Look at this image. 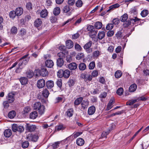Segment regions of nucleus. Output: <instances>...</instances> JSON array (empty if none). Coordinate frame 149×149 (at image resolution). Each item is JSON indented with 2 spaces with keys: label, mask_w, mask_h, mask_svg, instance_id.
Listing matches in <instances>:
<instances>
[{
  "label": "nucleus",
  "mask_w": 149,
  "mask_h": 149,
  "mask_svg": "<svg viewBox=\"0 0 149 149\" xmlns=\"http://www.w3.org/2000/svg\"><path fill=\"white\" fill-rule=\"evenodd\" d=\"M71 8L72 7H71L69 6L66 5L64 7L63 9V11L65 13H67L70 11Z\"/></svg>",
  "instance_id": "obj_34"
},
{
  "label": "nucleus",
  "mask_w": 149,
  "mask_h": 149,
  "mask_svg": "<svg viewBox=\"0 0 149 149\" xmlns=\"http://www.w3.org/2000/svg\"><path fill=\"white\" fill-rule=\"evenodd\" d=\"M29 146V143L27 141H25L22 143V147L23 148H27Z\"/></svg>",
  "instance_id": "obj_52"
},
{
  "label": "nucleus",
  "mask_w": 149,
  "mask_h": 149,
  "mask_svg": "<svg viewBox=\"0 0 149 149\" xmlns=\"http://www.w3.org/2000/svg\"><path fill=\"white\" fill-rule=\"evenodd\" d=\"M37 85V87L39 88H42L45 85V81L42 79H39L38 81Z\"/></svg>",
  "instance_id": "obj_6"
},
{
  "label": "nucleus",
  "mask_w": 149,
  "mask_h": 149,
  "mask_svg": "<svg viewBox=\"0 0 149 149\" xmlns=\"http://www.w3.org/2000/svg\"><path fill=\"white\" fill-rule=\"evenodd\" d=\"M27 77L30 78L33 76V72L31 70H29L26 72Z\"/></svg>",
  "instance_id": "obj_45"
},
{
  "label": "nucleus",
  "mask_w": 149,
  "mask_h": 149,
  "mask_svg": "<svg viewBox=\"0 0 149 149\" xmlns=\"http://www.w3.org/2000/svg\"><path fill=\"white\" fill-rule=\"evenodd\" d=\"M117 94L119 95H122L123 93V89L122 88H120L118 89L116 92Z\"/></svg>",
  "instance_id": "obj_44"
},
{
  "label": "nucleus",
  "mask_w": 149,
  "mask_h": 149,
  "mask_svg": "<svg viewBox=\"0 0 149 149\" xmlns=\"http://www.w3.org/2000/svg\"><path fill=\"white\" fill-rule=\"evenodd\" d=\"M16 15L15 11L14 10L10 12L9 13V16L11 18H14Z\"/></svg>",
  "instance_id": "obj_58"
},
{
  "label": "nucleus",
  "mask_w": 149,
  "mask_h": 149,
  "mask_svg": "<svg viewBox=\"0 0 149 149\" xmlns=\"http://www.w3.org/2000/svg\"><path fill=\"white\" fill-rule=\"evenodd\" d=\"M95 66V63L94 61L91 62L88 65V68L90 70L93 69Z\"/></svg>",
  "instance_id": "obj_46"
},
{
  "label": "nucleus",
  "mask_w": 149,
  "mask_h": 149,
  "mask_svg": "<svg viewBox=\"0 0 149 149\" xmlns=\"http://www.w3.org/2000/svg\"><path fill=\"white\" fill-rule=\"evenodd\" d=\"M18 65L19 67L16 70V72L17 73L20 72L21 70V69L25 65L23 64L22 62L20 59L19 63Z\"/></svg>",
  "instance_id": "obj_10"
},
{
  "label": "nucleus",
  "mask_w": 149,
  "mask_h": 149,
  "mask_svg": "<svg viewBox=\"0 0 149 149\" xmlns=\"http://www.w3.org/2000/svg\"><path fill=\"white\" fill-rule=\"evenodd\" d=\"M83 98L81 97L79 98H77L74 102V105L75 106H77L83 100Z\"/></svg>",
  "instance_id": "obj_23"
},
{
  "label": "nucleus",
  "mask_w": 149,
  "mask_h": 149,
  "mask_svg": "<svg viewBox=\"0 0 149 149\" xmlns=\"http://www.w3.org/2000/svg\"><path fill=\"white\" fill-rule=\"evenodd\" d=\"M45 64L47 67L51 68L53 66L54 63L51 60H48L46 61Z\"/></svg>",
  "instance_id": "obj_11"
},
{
  "label": "nucleus",
  "mask_w": 149,
  "mask_h": 149,
  "mask_svg": "<svg viewBox=\"0 0 149 149\" xmlns=\"http://www.w3.org/2000/svg\"><path fill=\"white\" fill-rule=\"evenodd\" d=\"M14 96V95L11 93H8L7 101L9 103H11L14 102L15 100Z\"/></svg>",
  "instance_id": "obj_7"
},
{
  "label": "nucleus",
  "mask_w": 149,
  "mask_h": 149,
  "mask_svg": "<svg viewBox=\"0 0 149 149\" xmlns=\"http://www.w3.org/2000/svg\"><path fill=\"white\" fill-rule=\"evenodd\" d=\"M79 68L81 70H84L86 68V65L84 63H81L79 64Z\"/></svg>",
  "instance_id": "obj_35"
},
{
  "label": "nucleus",
  "mask_w": 149,
  "mask_h": 149,
  "mask_svg": "<svg viewBox=\"0 0 149 149\" xmlns=\"http://www.w3.org/2000/svg\"><path fill=\"white\" fill-rule=\"evenodd\" d=\"M120 6L119 5L118 3L115 4L110 6L109 9L107 10V12L113 10L115 8H118Z\"/></svg>",
  "instance_id": "obj_16"
},
{
  "label": "nucleus",
  "mask_w": 149,
  "mask_h": 149,
  "mask_svg": "<svg viewBox=\"0 0 149 149\" xmlns=\"http://www.w3.org/2000/svg\"><path fill=\"white\" fill-rule=\"evenodd\" d=\"M53 13L54 15H58L60 13V8L58 7L55 8L53 10Z\"/></svg>",
  "instance_id": "obj_33"
},
{
  "label": "nucleus",
  "mask_w": 149,
  "mask_h": 149,
  "mask_svg": "<svg viewBox=\"0 0 149 149\" xmlns=\"http://www.w3.org/2000/svg\"><path fill=\"white\" fill-rule=\"evenodd\" d=\"M112 22V24L115 25H118L120 22V20L118 18H115L113 19Z\"/></svg>",
  "instance_id": "obj_64"
},
{
  "label": "nucleus",
  "mask_w": 149,
  "mask_h": 149,
  "mask_svg": "<svg viewBox=\"0 0 149 149\" xmlns=\"http://www.w3.org/2000/svg\"><path fill=\"white\" fill-rule=\"evenodd\" d=\"M87 30L89 31V33H90L94 30V27L93 26L91 25H89L87 26Z\"/></svg>",
  "instance_id": "obj_56"
},
{
  "label": "nucleus",
  "mask_w": 149,
  "mask_h": 149,
  "mask_svg": "<svg viewBox=\"0 0 149 149\" xmlns=\"http://www.w3.org/2000/svg\"><path fill=\"white\" fill-rule=\"evenodd\" d=\"M74 80L73 79H71L70 78L68 82V84L69 87H71L73 86L74 84Z\"/></svg>",
  "instance_id": "obj_43"
},
{
  "label": "nucleus",
  "mask_w": 149,
  "mask_h": 149,
  "mask_svg": "<svg viewBox=\"0 0 149 149\" xmlns=\"http://www.w3.org/2000/svg\"><path fill=\"white\" fill-rule=\"evenodd\" d=\"M33 109L38 111L39 114L40 115L43 114L45 111V107L39 102L35 103L33 106Z\"/></svg>",
  "instance_id": "obj_1"
},
{
  "label": "nucleus",
  "mask_w": 149,
  "mask_h": 149,
  "mask_svg": "<svg viewBox=\"0 0 149 149\" xmlns=\"http://www.w3.org/2000/svg\"><path fill=\"white\" fill-rule=\"evenodd\" d=\"M128 17V16L127 14H125L123 15L121 18V21L122 22H125L127 19Z\"/></svg>",
  "instance_id": "obj_42"
},
{
  "label": "nucleus",
  "mask_w": 149,
  "mask_h": 149,
  "mask_svg": "<svg viewBox=\"0 0 149 149\" xmlns=\"http://www.w3.org/2000/svg\"><path fill=\"white\" fill-rule=\"evenodd\" d=\"M24 130V128L23 126L18 125L17 131L20 132H23Z\"/></svg>",
  "instance_id": "obj_61"
},
{
  "label": "nucleus",
  "mask_w": 149,
  "mask_h": 149,
  "mask_svg": "<svg viewBox=\"0 0 149 149\" xmlns=\"http://www.w3.org/2000/svg\"><path fill=\"white\" fill-rule=\"evenodd\" d=\"M138 99L131 100L127 101L126 102L127 105H131L133 104L134 103L137 102Z\"/></svg>",
  "instance_id": "obj_39"
},
{
  "label": "nucleus",
  "mask_w": 149,
  "mask_h": 149,
  "mask_svg": "<svg viewBox=\"0 0 149 149\" xmlns=\"http://www.w3.org/2000/svg\"><path fill=\"white\" fill-rule=\"evenodd\" d=\"M67 115L69 117H71L73 114V110L72 109H70L68 110L66 112Z\"/></svg>",
  "instance_id": "obj_36"
},
{
  "label": "nucleus",
  "mask_w": 149,
  "mask_h": 149,
  "mask_svg": "<svg viewBox=\"0 0 149 149\" xmlns=\"http://www.w3.org/2000/svg\"><path fill=\"white\" fill-rule=\"evenodd\" d=\"M54 81L52 80H49L46 82V86L48 89H50L54 86Z\"/></svg>",
  "instance_id": "obj_13"
},
{
  "label": "nucleus",
  "mask_w": 149,
  "mask_h": 149,
  "mask_svg": "<svg viewBox=\"0 0 149 149\" xmlns=\"http://www.w3.org/2000/svg\"><path fill=\"white\" fill-rule=\"evenodd\" d=\"M84 54L83 53H81L78 54L76 56L77 59L79 60L84 58Z\"/></svg>",
  "instance_id": "obj_40"
},
{
  "label": "nucleus",
  "mask_w": 149,
  "mask_h": 149,
  "mask_svg": "<svg viewBox=\"0 0 149 149\" xmlns=\"http://www.w3.org/2000/svg\"><path fill=\"white\" fill-rule=\"evenodd\" d=\"M122 74V73L120 70L117 71L115 73V77L117 78H119L121 77Z\"/></svg>",
  "instance_id": "obj_38"
},
{
  "label": "nucleus",
  "mask_w": 149,
  "mask_h": 149,
  "mask_svg": "<svg viewBox=\"0 0 149 149\" xmlns=\"http://www.w3.org/2000/svg\"><path fill=\"white\" fill-rule=\"evenodd\" d=\"M48 14V12L46 9L43 10L40 12V17L42 18H44L47 17Z\"/></svg>",
  "instance_id": "obj_28"
},
{
  "label": "nucleus",
  "mask_w": 149,
  "mask_h": 149,
  "mask_svg": "<svg viewBox=\"0 0 149 149\" xmlns=\"http://www.w3.org/2000/svg\"><path fill=\"white\" fill-rule=\"evenodd\" d=\"M19 81L22 85H24L27 84L28 82L27 79L25 77H23L20 78Z\"/></svg>",
  "instance_id": "obj_25"
},
{
  "label": "nucleus",
  "mask_w": 149,
  "mask_h": 149,
  "mask_svg": "<svg viewBox=\"0 0 149 149\" xmlns=\"http://www.w3.org/2000/svg\"><path fill=\"white\" fill-rule=\"evenodd\" d=\"M16 114L15 111H12L9 112L8 114V116L10 118H13L15 117Z\"/></svg>",
  "instance_id": "obj_37"
},
{
  "label": "nucleus",
  "mask_w": 149,
  "mask_h": 149,
  "mask_svg": "<svg viewBox=\"0 0 149 149\" xmlns=\"http://www.w3.org/2000/svg\"><path fill=\"white\" fill-rule=\"evenodd\" d=\"M56 63L58 66L60 67H61L64 64V61L63 58H58Z\"/></svg>",
  "instance_id": "obj_12"
},
{
  "label": "nucleus",
  "mask_w": 149,
  "mask_h": 149,
  "mask_svg": "<svg viewBox=\"0 0 149 149\" xmlns=\"http://www.w3.org/2000/svg\"><path fill=\"white\" fill-rule=\"evenodd\" d=\"M48 74V72L45 69H41L40 72V75L43 77H45Z\"/></svg>",
  "instance_id": "obj_27"
},
{
  "label": "nucleus",
  "mask_w": 149,
  "mask_h": 149,
  "mask_svg": "<svg viewBox=\"0 0 149 149\" xmlns=\"http://www.w3.org/2000/svg\"><path fill=\"white\" fill-rule=\"evenodd\" d=\"M15 12L17 16H20L23 13V9L20 7H18L16 9Z\"/></svg>",
  "instance_id": "obj_20"
},
{
  "label": "nucleus",
  "mask_w": 149,
  "mask_h": 149,
  "mask_svg": "<svg viewBox=\"0 0 149 149\" xmlns=\"http://www.w3.org/2000/svg\"><path fill=\"white\" fill-rule=\"evenodd\" d=\"M105 35V33L104 31L99 32L98 34L97 38L100 40H101L104 37Z\"/></svg>",
  "instance_id": "obj_26"
},
{
  "label": "nucleus",
  "mask_w": 149,
  "mask_h": 149,
  "mask_svg": "<svg viewBox=\"0 0 149 149\" xmlns=\"http://www.w3.org/2000/svg\"><path fill=\"white\" fill-rule=\"evenodd\" d=\"M97 31H95L94 30L93 31H92L90 33H89L90 36L91 38H93L96 35L97 33Z\"/></svg>",
  "instance_id": "obj_53"
},
{
  "label": "nucleus",
  "mask_w": 149,
  "mask_h": 149,
  "mask_svg": "<svg viewBox=\"0 0 149 149\" xmlns=\"http://www.w3.org/2000/svg\"><path fill=\"white\" fill-rule=\"evenodd\" d=\"M76 143L77 145L81 146L84 144V140L81 138H78L77 140Z\"/></svg>",
  "instance_id": "obj_24"
},
{
  "label": "nucleus",
  "mask_w": 149,
  "mask_h": 149,
  "mask_svg": "<svg viewBox=\"0 0 149 149\" xmlns=\"http://www.w3.org/2000/svg\"><path fill=\"white\" fill-rule=\"evenodd\" d=\"M38 116V113L37 111H34L31 112L29 115V117L31 119H34L36 118Z\"/></svg>",
  "instance_id": "obj_15"
},
{
  "label": "nucleus",
  "mask_w": 149,
  "mask_h": 149,
  "mask_svg": "<svg viewBox=\"0 0 149 149\" xmlns=\"http://www.w3.org/2000/svg\"><path fill=\"white\" fill-rule=\"evenodd\" d=\"M89 104V102L87 101L84 100L81 103V109H85L87 108Z\"/></svg>",
  "instance_id": "obj_21"
},
{
  "label": "nucleus",
  "mask_w": 149,
  "mask_h": 149,
  "mask_svg": "<svg viewBox=\"0 0 149 149\" xmlns=\"http://www.w3.org/2000/svg\"><path fill=\"white\" fill-rule=\"evenodd\" d=\"M38 138V136L37 134H29L26 137V138L29 141H36Z\"/></svg>",
  "instance_id": "obj_3"
},
{
  "label": "nucleus",
  "mask_w": 149,
  "mask_h": 149,
  "mask_svg": "<svg viewBox=\"0 0 149 149\" xmlns=\"http://www.w3.org/2000/svg\"><path fill=\"white\" fill-rule=\"evenodd\" d=\"M102 26V23L100 22H97L95 23L94 26L95 28L97 29H100L101 28Z\"/></svg>",
  "instance_id": "obj_31"
},
{
  "label": "nucleus",
  "mask_w": 149,
  "mask_h": 149,
  "mask_svg": "<svg viewBox=\"0 0 149 149\" xmlns=\"http://www.w3.org/2000/svg\"><path fill=\"white\" fill-rule=\"evenodd\" d=\"M133 14L134 13H131V15L129 18L130 20L129 21L131 22V24L132 23L134 24L135 23L138 22L140 19L137 18L136 17H132Z\"/></svg>",
  "instance_id": "obj_5"
},
{
  "label": "nucleus",
  "mask_w": 149,
  "mask_h": 149,
  "mask_svg": "<svg viewBox=\"0 0 149 149\" xmlns=\"http://www.w3.org/2000/svg\"><path fill=\"white\" fill-rule=\"evenodd\" d=\"M26 31L25 29H22L20 30L19 31V35L21 36H23L26 35Z\"/></svg>",
  "instance_id": "obj_54"
},
{
  "label": "nucleus",
  "mask_w": 149,
  "mask_h": 149,
  "mask_svg": "<svg viewBox=\"0 0 149 149\" xmlns=\"http://www.w3.org/2000/svg\"><path fill=\"white\" fill-rule=\"evenodd\" d=\"M92 44V41H89L88 42L86 43L84 46V49L85 50L86 52L88 53H91L92 52V49L90 48Z\"/></svg>",
  "instance_id": "obj_2"
},
{
  "label": "nucleus",
  "mask_w": 149,
  "mask_h": 149,
  "mask_svg": "<svg viewBox=\"0 0 149 149\" xmlns=\"http://www.w3.org/2000/svg\"><path fill=\"white\" fill-rule=\"evenodd\" d=\"M75 49L77 51H80L82 49V47L81 46L78 44L76 43L75 45Z\"/></svg>",
  "instance_id": "obj_57"
},
{
  "label": "nucleus",
  "mask_w": 149,
  "mask_h": 149,
  "mask_svg": "<svg viewBox=\"0 0 149 149\" xmlns=\"http://www.w3.org/2000/svg\"><path fill=\"white\" fill-rule=\"evenodd\" d=\"M83 5V3L81 0H78L76 2V5L78 7H81Z\"/></svg>",
  "instance_id": "obj_50"
},
{
  "label": "nucleus",
  "mask_w": 149,
  "mask_h": 149,
  "mask_svg": "<svg viewBox=\"0 0 149 149\" xmlns=\"http://www.w3.org/2000/svg\"><path fill=\"white\" fill-rule=\"evenodd\" d=\"M60 143V142L57 141L55 142L52 145V147L54 149H56L59 146V145Z\"/></svg>",
  "instance_id": "obj_51"
},
{
  "label": "nucleus",
  "mask_w": 149,
  "mask_h": 149,
  "mask_svg": "<svg viewBox=\"0 0 149 149\" xmlns=\"http://www.w3.org/2000/svg\"><path fill=\"white\" fill-rule=\"evenodd\" d=\"M63 70H59L57 72V75L59 78H61L63 77Z\"/></svg>",
  "instance_id": "obj_48"
},
{
  "label": "nucleus",
  "mask_w": 149,
  "mask_h": 149,
  "mask_svg": "<svg viewBox=\"0 0 149 149\" xmlns=\"http://www.w3.org/2000/svg\"><path fill=\"white\" fill-rule=\"evenodd\" d=\"M4 136L5 137H9L12 134V131L10 129H7L4 131Z\"/></svg>",
  "instance_id": "obj_19"
},
{
  "label": "nucleus",
  "mask_w": 149,
  "mask_h": 149,
  "mask_svg": "<svg viewBox=\"0 0 149 149\" xmlns=\"http://www.w3.org/2000/svg\"><path fill=\"white\" fill-rule=\"evenodd\" d=\"M100 55V52L98 50L94 52L93 55L94 57H97Z\"/></svg>",
  "instance_id": "obj_47"
},
{
  "label": "nucleus",
  "mask_w": 149,
  "mask_h": 149,
  "mask_svg": "<svg viewBox=\"0 0 149 149\" xmlns=\"http://www.w3.org/2000/svg\"><path fill=\"white\" fill-rule=\"evenodd\" d=\"M148 14V11L147 10H143L141 13V15L143 17H146Z\"/></svg>",
  "instance_id": "obj_41"
},
{
  "label": "nucleus",
  "mask_w": 149,
  "mask_h": 149,
  "mask_svg": "<svg viewBox=\"0 0 149 149\" xmlns=\"http://www.w3.org/2000/svg\"><path fill=\"white\" fill-rule=\"evenodd\" d=\"M95 108L94 106H92L89 107L88 112L89 115H92L93 114L95 111Z\"/></svg>",
  "instance_id": "obj_8"
},
{
  "label": "nucleus",
  "mask_w": 149,
  "mask_h": 149,
  "mask_svg": "<svg viewBox=\"0 0 149 149\" xmlns=\"http://www.w3.org/2000/svg\"><path fill=\"white\" fill-rule=\"evenodd\" d=\"M36 128L37 127L35 125L26 124V130L28 132H31L34 131Z\"/></svg>",
  "instance_id": "obj_4"
},
{
  "label": "nucleus",
  "mask_w": 149,
  "mask_h": 149,
  "mask_svg": "<svg viewBox=\"0 0 149 149\" xmlns=\"http://www.w3.org/2000/svg\"><path fill=\"white\" fill-rule=\"evenodd\" d=\"M42 22L41 19L40 18H38L34 22V26L36 27H39L41 25Z\"/></svg>",
  "instance_id": "obj_14"
},
{
  "label": "nucleus",
  "mask_w": 149,
  "mask_h": 149,
  "mask_svg": "<svg viewBox=\"0 0 149 149\" xmlns=\"http://www.w3.org/2000/svg\"><path fill=\"white\" fill-rule=\"evenodd\" d=\"M56 128L58 131H60L64 129H65V127L63 126V125L61 124L56 126Z\"/></svg>",
  "instance_id": "obj_63"
},
{
  "label": "nucleus",
  "mask_w": 149,
  "mask_h": 149,
  "mask_svg": "<svg viewBox=\"0 0 149 149\" xmlns=\"http://www.w3.org/2000/svg\"><path fill=\"white\" fill-rule=\"evenodd\" d=\"M18 125L16 124H13L12 126V129L14 132L17 131Z\"/></svg>",
  "instance_id": "obj_60"
},
{
  "label": "nucleus",
  "mask_w": 149,
  "mask_h": 149,
  "mask_svg": "<svg viewBox=\"0 0 149 149\" xmlns=\"http://www.w3.org/2000/svg\"><path fill=\"white\" fill-rule=\"evenodd\" d=\"M98 71L97 70H95L93 71L92 73V76L93 77H95L98 76Z\"/></svg>",
  "instance_id": "obj_62"
},
{
  "label": "nucleus",
  "mask_w": 149,
  "mask_h": 149,
  "mask_svg": "<svg viewBox=\"0 0 149 149\" xmlns=\"http://www.w3.org/2000/svg\"><path fill=\"white\" fill-rule=\"evenodd\" d=\"M111 130H108L107 131H104L101 135V136L102 137H106L107 135L110 132Z\"/></svg>",
  "instance_id": "obj_55"
},
{
  "label": "nucleus",
  "mask_w": 149,
  "mask_h": 149,
  "mask_svg": "<svg viewBox=\"0 0 149 149\" xmlns=\"http://www.w3.org/2000/svg\"><path fill=\"white\" fill-rule=\"evenodd\" d=\"M113 27V24H108L106 26V29L107 30H110L112 29Z\"/></svg>",
  "instance_id": "obj_59"
},
{
  "label": "nucleus",
  "mask_w": 149,
  "mask_h": 149,
  "mask_svg": "<svg viewBox=\"0 0 149 149\" xmlns=\"http://www.w3.org/2000/svg\"><path fill=\"white\" fill-rule=\"evenodd\" d=\"M66 46L68 49H70L73 46V43L70 40H68L66 42Z\"/></svg>",
  "instance_id": "obj_17"
},
{
  "label": "nucleus",
  "mask_w": 149,
  "mask_h": 149,
  "mask_svg": "<svg viewBox=\"0 0 149 149\" xmlns=\"http://www.w3.org/2000/svg\"><path fill=\"white\" fill-rule=\"evenodd\" d=\"M56 84L58 86L61 88L62 86V81L61 79H59L57 80L56 82Z\"/></svg>",
  "instance_id": "obj_49"
},
{
  "label": "nucleus",
  "mask_w": 149,
  "mask_h": 149,
  "mask_svg": "<svg viewBox=\"0 0 149 149\" xmlns=\"http://www.w3.org/2000/svg\"><path fill=\"white\" fill-rule=\"evenodd\" d=\"M137 85L135 84H132L129 87V91L132 92L135 91L137 88Z\"/></svg>",
  "instance_id": "obj_22"
},
{
  "label": "nucleus",
  "mask_w": 149,
  "mask_h": 149,
  "mask_svg": "<svg viewBox=\"0 0 149 149\" xmlns=\"http://www.w3.org/2000/svg\"><path fill=\"white\" fill-rule=\"evenodd\" d=\"M27 55H26L20 59L24 65L27 64L29 60V58L27 57Z\"/></svg>",
  "instance_id": "obj_18"
},
{
  "label": "nucleus",
  "mask_w": 149,
  "mask_h": 149,
  "mask_svg": "<svg viewBox=\"0 0 149 149\" xmlns=\"http://www.w3.org/2000/svg\"><path fill=\"white\" fill-rule=\"evenodd\" d=\"M17 32V28L15 26L12 27L10 29V34L13 35L16 34Z\"/></svg>",
  "instance_id": "obj_32"
},
{
  "label": "nucleus",
  "mask_w": 149,
  "mask_h": 149,
  "mask_svg": "<svg viewBox=\"0 0 149 149\" xmlns=\"http://www.w3.org/2000/svg\"><path fill=\"white\" fill-rule=\"evenodd\" d=\"M68 67L69 69L70 70H74L77 69V65L75 63H72L69 64Z\"/></svg>",
  "instance_id": "obj_9"
},
{
  "label": "nucleus",
  "mask_w": 149,
  "mask_h": 149,
  "mask_svg": "<svg viewBox=\"0 0 149 149\" xmlns=\"http://www.w3.org/2000/svg\"><path fill=\"white\" fill-rule=\"evenodd\" d=\"M63 77L65 78H68L70 75V72L69 70H63Z\"/></svg>",
  "instance_id": "obj_29"
},
{
  "label": "nucleus",
  "mask_w": 149,
  "mask_h": 149,
  "mask_svg": "<svg viewBox=\"0 0 149 149\" xmlns=\"http://www.w3.org/2000/svg\"><path fill=\"white\" fill-rule=\"evenodd\" d=\"M49 94V91L46 88L44 89L42 91V94L43 96L45 98L47 97Z\"/></svg>",
  "instance_id": "obj_30"
}]
</instances>
